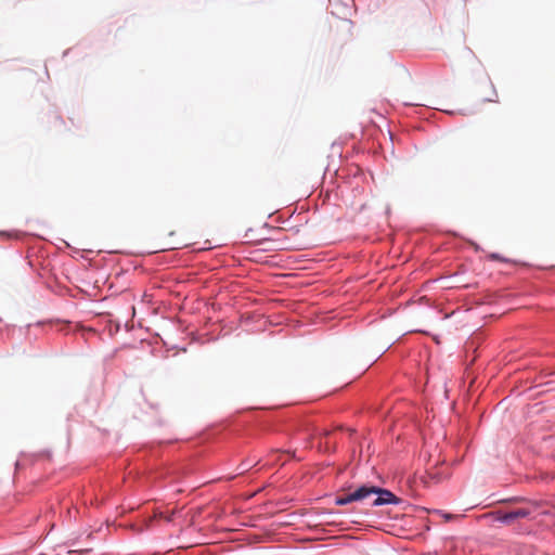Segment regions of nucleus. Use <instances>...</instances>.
<instances>
[{
  "label": "nucleus",
  "mask_w": 555,
  "mask_h": 555,
  "mask_svg": "<svg viewBox=\"0 0 555 555\" xmlns=\"http://www.w3.org/2000/svg\"><path fill=\"white\" fill-rule=\"evenodd\" d=\"M372 495H375V499L372 501L373 506L397 504L400 501L392 492L387 489L365 485L359 487L352 492L337 495L335 503L337 505H346L356 501H364Z\"/></svg>",
  "instance_id": "1"
},
{
  "label": "nucleus",
  "mask_w": 555,
  "mask_h": 555,
  "mask_svg": "<svg viewBox=\"0 0 555 555\" xmlns=\"http://www.w3.org/2000/svg\"><path fill=\"white\" fill-rule=\"evenodd\" d=\"M249 466H250L249 464L242 463L241 464V468H242L241 473L246 472L249 468Z\"/></svg>",
  "instance_id": "4"
},
{
  "label": "nucleus",
  "mask_w": 555,
  "mask_h": 555,
  "mask_svg": "<svg viewBox=\"0 0 555 555\" xmlns=\"http://www.w3.org/2000/svg\"><path fill=\"white\" fill-rule=\"evenodd\" d=\"M175 514H176L175 509L171 511V513H169V514H166L164 512H160V511L156 509L154 512V515L145 520V528L146 529L152 528L153 521L155 519H164L165 521L170 522V521H172V517H173Z\"/></svg>",
  "instance_id": "3"
},
{
  "label": "nucleus",
  "mask_w": 555,
  "mask_h": 555,
  "mask_svg": "<svg viewBox=\"0 0 555 555\" xmlns=\"http://www.w3.org/2000/svg\"><path fill=\"white\" fill-rule=\"evenodd\" d=\"M0 235H2V236H7V237H12V234H10V233H5V232H0Z\"/></svg>",
  "instance_id": "5"
},
{
  "label": "nucleus",
  "mask_w": 555,
  "mask_h": 555,
  "mask_svg": "<svg viewBox=\"0 0 555 555\" xmlns=\"http://www.w3.org/2000/svg\"><path fill=\"white\" fill-rule=\"evenodd\" d=\"M444 517H446L447 519L452 518V516H451V515H444Z\"/></svg>",
  "instance_id": "6"
},
{
  "label": "nucleus",
  "mask_w": 555,
  "mask_h": 555,
  "mask_svg": "<svg viewBox=\"0 0 555 555\" xmlns=\"http://www.w3.org/2000/svg\"><path fill=\"white\" fill-rule=\"evenodd\" d=\"M530 514H531V511L529 508L520 507V508L514 509L512 512L505 513L499 519L502 522L511 524L515 519L528 517Z\"/></svg>",
  "instance_id": "2"
}]
</instances>
